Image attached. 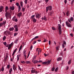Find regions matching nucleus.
Instances as JSON below:
<instances>
[{
    "mask_svg": "<svg viewBox=\"0 0 74 74\" xmlns=\"http://www.w3.org/2000/svg\"><path fill=\"white\" fill-rule=\"evenodd\" d=\"M3 9L4 7L3 6L1 5L0 6V12H2Z\"/></svg>",
    "mask_w": 74,
    "mask_h": 74,
    "instance_id": "8",
    "label": "nucleus"
},
{
    "mask_svg": "<svg viewBox=\"0 0 74 74\" xmlns=\"http://www.w3.org/2000/svg\"><path fill=\"white\" fill-rule=\"evenodd\" d=\"M21 63H22L23 64H25V62L24 61L22 60L21 61Z\"/></svg>",
    "mask_w": 74,
    "mask_h": 74,
    "instance_id": "31",
    "label": "nucleus"
},
{
    "mask_svg": "<svg viewBox=\"0 0 74 74\" xmlns=\"http://www.w3.org/2000/svg\"><path fill=\"white\" fill-rule=\"evenodd\" d=\"M20 57V55H17V61H18L19 59V58Z\"/></svg>",
    "mask_w": 74,
    "mask_h": 74,
    "instance_id": "17",
    "label": "nucleus"
},
{
    "mask_svg": "<svg viewBox=\"0 0 74 74\" xmlns=\"http://www.w3.org/2000/svg\"><path fill=\"white\" fill-rule=\"evenodd\" d=\"M34 16H35V15H33L31 17V19H33V18H34Z\"/></svg>",
    "mask_w": 74,
    "mask_h": 74,
    "instance_id": "35",
    "label": "nucleus"
},
{
    "mask_svg": "<svg viewBox=\"0 0 74 74\" xmlns=\"http://www.w3.org/2000/svg\"><path fill=\"white\" fill-rule=\"evenodd\" d=\"M18 70H19L20 71H22V69L21 68L20 66H19V65L18 66Z\"/></svg>",
    "mask_w": 74,
    "mask_h": 74,
    "instance_id": "25",
    "label": "nucleus"
},
{
    "mask_svg": "<svg viewBox=\"0 0 74 74\" xmlns=\"http://www.w3.org/2000/svg\"><path fill=\"white\" fill-rule=\"evenodd\" d=\"M31 73H36V74H37V72L36 71L35 69H32L31 71Z\"/></svg>",
    "mask_w": 74,
    "mask_h": 74,
    "instance_id": "7",
    "label": "nucleus"
},
{
    "mask_svg": "<svg viewBox=\"0 0 74 74\" xmlns=\"http://www.w3.org/2000/svg\"><path fill=\"white\" fill-rule=\"evenodd\" d=\"M6 38V37L5 36H4L3 37V41H4L5 40V38Z\"/></svg>",
    "mask_w": 74,
    "mask_h": 74,
    "instance_id": "28",
    "label": "nucleus"
},
{
    "mask_svg": "<svg viewBox=\"0 0 74 74\" xmlns=\"http://www.w3.org/2000/svg\"><path fill=\"white\" fill-rule=\"evenodd\" d=\"M16 5H17V6H18V7H19V3H16Z\"/></svg>",
    "mask_w": 74,
    "mask_h": 74,
    "instance_id": "55",
    "label": "nucleus"
},
{
    "mask_svg": "<svg viewBox=\"0 0 74 74\" xmlns=\"http://www.w3.org/2000/svg\"><path fill=\"white\" fill-rule=\"evenodd\" d=\"M25 63H27V64H29V63H30V62L29 61H25Z\"/></svg>",
    "mask_w": 74,
    "mask_h": 74,
    "instance_id": "26",
    "label": "nucleus"
},
{
    "mask_svg": "<svg viewBox=\"0 0 74 74\" xmlns=\"http://www.w3.org/2000/svg\"><path fill=\"white\" fill-rule=\"evenodd\" d=\"M36 18H40V14H38L36 15Z\"/></svg>",
    "mask_w": 74,
    "mask_h": 74,
    "instance_id": "20",
    "label": "nucleus"
},
{
    "mask_svg": "<svg viewBox=\"0 0 74 74\" xmlns=\"http://www.w3.org/2000/svg\"><path fill=\"white\" fill-rule=\"evenodd\" d=\"M14 28L15 29V32H18V25H14Z\"/></svg>",
    "mask_w": 74,
    "mask_h": 74,
    "instance_id": "3",
    "label": "nucleus"
},
{
    "mask_svg": "<svg viewBox=\"0 0 74 74\" xmlns=\"http://www.w3.org/2000/svg\"><path fill=\"white\" fill-rule=\"evenodd\" d=\"M42 20H44V21H47V18H46V17L45 16H44V17H42Z\"/></svg>",
    "mask_w": 74,
    "mask_h": 74,
    "instance_id": "12",
    "label": "nucleus"
},
{
    "mask_svg": "<svg viewBox=\"0 0 74 74\" xmlns=\"http://www.w3.org/2000/svg\"><path fill=\"white\" fill-rule=\"evenodd\" d=\"M42 64H47V62L45 61V62H43Z\"/></svg>",
    "mask_w": 74,
    "mask_h": 74,
    "instance_id": "45",
    "label": "nucleus"
},
{
    "mask_svg": "<svg viewBox=\"0 0 74 74\" xmlns=\"http://www.w3.org/2000/svg\"><path fill=\"white\" fill-rule=\"evenodd\" d=\"M47 41H48V40L45 39H44V40L43 41V42H47Z\"/></svg>",
    "mask_w": 74,
    "mask_h": 74,
    "instance_id": "38",
    "label": "nucleus"
},
{
    "mask_svg": "<svg viewBox=\"0 0 74 74\" xmlns=\"http://www.w3.org/2000/svg\"><path fill=\"white\" fill-rule=\"evenodd\" d=\"M11 46L10 45H9V47H8V49H11Z\"/></svg>",
    "mask_w": 74,
    "mask_h": 74,
    "instance_id": "32",
    "label": "nucleus"
},
{
    "mask_svg": "<svg viewBox=\"0 0 74 74\" xmlns=\"http://www.w3.org/2000/svg\"><path fill=\"white\" fill-rule=\"evenodd\" d=\"M59 47H60L59 46H58V47H56V49L57 51L59 50Z\"/></svg>",
    "mask_w": 74,
    "mask_h": 74,
    "instance_id": "29",
    "label": "nucleus"
},
{
    "mask_svg": "<svg viewBox=\"0 0 74 74\" xmlns=\"http://www.w3.org/2000/svg\"><path fill=\"white\" fill-rule=\"evenodd\" d=\"M13 69L14 70V71H15V70H16V67L15 65L13 64Z\"/></svg>",
    "mask_w": 74,
    "mask_h": 74,
    "instance_id": "10",
    "label": "nucleus"
},
{
    "mask_svg": "<svg viewBox=\"0 0 74 74\" xmlns=\"http://www.w3.org/2000/svg\"><path fill=\"white\" fill-rule=\"evenodd\" d=\"M3 44L4 45H7V42H3Z\"/></svg>",
    "mask_w": 74,
    "mask_h": 74,
    "instance_id": "43",
    "label": "nucleus"
},
{
    "mask_svg": "<svg viewBox=\"0 0 74 74\" xmlns=\"http://www.w3.org/2000/svg\"><path fill=\"white\" fill-rule=\"evenodd\" d=\"M69 11L67 12L66 13V15L67 16H68V15H69Z\"/></svg>",
    "mask_w": 74,
    "mask_h": 74,
    "instance_id": "56",
    "label": "nucleus"
},
{
    "mask_svg": "<svg viewBox=\"0 0 74 74\" xmlns=\"http://www.w3.org/2000/svg\"><path fill=\"white\" fill-rule=\"evenodd\" d=\"M22 11L23 12H25V8H22Z\"/></svg>",
    "mask_w": 74,
    "mask_h": 74,
    "instance_id": "44",
    "label": "nucleus"
},
{
    "mask_svg": "<svg viewBox=\"0 0 74 74\" xmlns=\"http://www.w3.org/2000/svg\"><path fill=\"white\" fill-rule=\"evenodd\" d=\"M17 15L18 16V17H21V16L22 15V12H20V13H18Z\"/></svg>",
    "mask_w": 74,
    "mask_h": 74,
    "instance_id": "16",
    "label": "nucleus"
},
{
    "mask_svg": "<svg viewBox=\"0 0 74 74\" xmlns=\"http://www.w3.org/2000/svg\"><path fill=\"white\" fill-rule=\"evenodd\" d=\"M38 38V36H36L34 38V39H36L37 38Z\"/></svg>",
    "mask_w": 74,
    "mask_h": 74,
    "instance_id": "49",
    "label": "nucleus"
},
{
    "mask_svg": "<svg viewBox=\"0 0 74 74\" xmlns=\"http://www.w3.org/2000/svg\"><path fill=\"white\" fill-rule=\"evenodd\" d=\"M71 60H70L68 62V64H70L71 63Z\"/></svg>",
    "mask_w": 74,
    "mask_h": 74,
    "instance_id": "36",
    "label": "nucleus"
},
{
    "mask_svg": "<svg viewBox=\"0 0 74 74\" xmlns=\"http://www.w3.org/2000/svg\"><path fill=\"white\" fill-rule=\"evenodd\" d=\"M3 23H0V27H1L2 26H3Z\"/></svg>",
    "mask_w": 74,
    "mask_h": 74,
    "instance_id": "40",
    "label": "nucleus"
},
{
    "mask_svg": "<svg viewBox=\"0 0 74 74\" xmlns=\"http://www.w3.org/2000/svg\"><path fill=\"white\" fill-rule=\"evenodd\" d=\"M12 20L13 21H15V22H18V19L15 18V17H14L13 18Z\"/></svg>",
    "mask_w": 74,
    "mask_h": 74,
    "instance_id": "9",
    "label": "nucleus"
},
{
    "mask_svg": "<svg viewBox=\"0 0 74 74\" xmlns=\"http://www.w3.org/2000/svg\"><path fill=\"white\" fill-rule=\"evenodd\" d=\"M48 8H49V11H51L52 10V6H50L48 7Z\"/></svg>",
    "mask_w": 74,
    "mask_h": 74,
    "instance_id": "19",
    "label": "nucleus"
},
{
    "mask_svg": "<svg viewBox=\"0 0 74 74\" xmlns=\"http://www.w3.org/2000/svg\"><path fill=\"white\" fill-rule=\"evenodd\" d=\"M28 0H24V2L25 4H26L27 3V1Z\"/></svg>",
    "mask_w": 74,
    "mask_h": 74,
    "instance_id": "34",
    "label": "nucleus"
},
{
    "mask_svg": "<svg viewBox=\"0 0 74 74\" xmlns=\"http://www.w3.org/2000/svg\"><path fill=\"white\" fill-rule=\"evenodd\" d=\"M42 60H40L38 61V63H41V62H42Z\"/></svg>",
    "mask_w": 74,
    "mask_h": 74,
    "instance_id": "62",
    "label": "nucleus"
},
{
    "mask_svg": "<svg viewBox=\"0 0 74 74\" xmlns=\"http://www.w3.org/2000/svg\"><path fill=\"white\" fill-rule=\"evenodd\" d=\"M23 53L24 55L25 54H26V50H24L23 51Z\"/></svg>",
    "mask_w": 74,
    "mask_h": 74,
    "instance_id": "52",
    "label": "nucleus"
},
{
    "mask_svg": "<svg viewBox=\"0 0 74 74\" xmlns=\"http://www.w3.org/2000/svg\"><path fill=\"white\" fill-rule=\"evenodd\" d=\"M7 69H10V65H8L7 66Z\"/></svg>",
    "mask_w": 74,
    "mask_h": 74,
    "instance_id": "33",
    "label": "nucleus"
},
{
    "mask_svg": "<svg viewBox=\"0 0 74 74\" xmlns=\"http://www.w3.org/2000/svg\"><path fill=\"white\" fill-rule=\"evenodd\" d=\"M3 34L5 35H7L8 34H10V31L7 30L3 32Z\"/></svg>",
    "mask_w": 74,
    "mask_h": 74,
    "instance_id": "4",
    "label": "nucleus"
},
{
    "mask_svg": "<svg viewBox=\"0 0 74 74\" xmlns=\"http://www.w3.org/2000/svg\"><path fill=\"white\" fill-rule=\"evenodd\" d=\"M55 70V68L54 67H53L52 69V71H53Z\"/></svg>",
    "mask_w": 74,
    "mask_h": 74,
    "instance_id": "51",
    "label": "nucleus"
},
{
    "mask_svg": "<svg viewBox=\"0 0 74 74\" xmlns=\"http://www.w3.org/2000/svg\"><path fill=\"white\" fill-rule=\"evenodd\" d=\"M51 62V60H48L47 62V64H50V63Z\"/></svg>",
    "mask_w": 74,
    "mask_h": 74,
    "instance_id": "15",
    "label": "nucleus"
},
{
    "mask_svg": "<svg viewBox=\"0 0 74 74\" xmlns=\"http://www.w3.org/2000/svg\"><path fill=\"white\" fill-rule=\"evenodd\" d=\"M74 0H73L71 2V4H73L74 3Z\"/></svg>",
    "mask_w": 74,
    "mask_h": 74,
    "instance_id": "54",
    "label": "nucleus"
},
{
    "mask_svg": "<svg viewBox=\"0 0 74 74\" xmlns=\"http://www.w3.org/2000/svg\"><path fill=\"white\" fill-rule=\"evenodd\" d=\"M8 10V6H6L5 7V12H7V10Z\"/></svg>",
    "mask_w": 74,
    "mask_h": 74,
    "instance_id": "27",
    "label": "nucleus"
},
{
    "mask_svg": "<svg viewBox=\"0 0 74 74\" xmlns=\"http://www.w3.org/2000/svg\"><path fill=\"white\" fill-rule=\"evenodd\" d=\"M18 12H20V11L21 10V6L20 5L18 6Z\"/></svg>",
    "mask_w": 74,
    "mask_h": 74,
    "instance_id": "18",
    "label": "nucleus"
},
{
    "mask_svg": "<svg viewBox=\"0 0 74 74\" xmlns=\"http://www.w3.org/2000/svg\"><path fill=\"white\" fill-rule=\"evenodd\" d=\"M6 22L5 21H4L3 22V23H2L3 25H5V23Z\"/></svg>",
    "mask_w": 74,
    "mask_h": 74,
    "instance_id": "53",
    "label": "nucleus"
},
{
    "mask_svg": "<svg viewBox=\"0 0 74 74\" xmlns=\"http://www.w3.org/2000/svg\"><path fill=\"white\" fill-rule=\"evenodd\" d=\"M66 42H64L63 44L62 45L63 48H64V47L66 46Z\"/></svg>",
    "mask_w": 74,
    "mask_h": 74,
    "instance_id": "11",
    "label": "nucleus"
},
{
    "mask_svg": "<svg viewBox=\"0 0 74 74\" xmlns=\"http://www.w3.org/2000/svg\"><path fill=\"white\" fill-rule=\"evenodd\" d=\"M72 74H74V71H73L72 72Z\"/></svg>",
    "mask_w": 74,
    "mask_h": 74,
    "instance_id": "64",
    "label": "nucleus"
},
{
    "mask_svg": "<svg viewBox=\"0 0 74 74\" xmlns=\"http://www.w3.org/2000/svg\"><path fill=\"white\" fill-rule=\"evenodd\" d=\"M73 19H74V18H73V17H71L70 18H69L68 19V21H69V22H70V23H71V21H73Z\"/></svg>",
    "mask_w": 74,
    "mask_h": 74,
    "instance_id": "6",
    "label": "nucleus"
},
{
    "mask_svg": "<svg viewBox=\"0 0 74 74\" xmlns=\"http://www.w3.org/2000/svg\"><path fill=\"white\" fill-rule=\"evenodd\" d=\"M8 56H6V57L5 58V61H6V60H7V58H8Z\"/></svg>",
    "mask_w": 74,
    "mask_h": 74,
    "instance_id": "39",
    "label": "nucleus"
},
{
    "mask_svg": "<svg viewBox=\"0 0 74 74\" xmlns=\"http://www.w3.org/2000/svg\"><path fill=\"white\" fill-rule=\"evenodd\" d=\"M58 67H57L55 70V71L57 72V71H58Z\"/></svg>",
    "mask_w": 74,
    "mask_h": 74,
    "instance_id": "41",
    "label": "nucleus"
},
{
    "mask_svg": "<svg viewBox=\"0 0 74 74\" xmlns=\"http://www.w3.org/2000/svg\"><path fill=\"white\" fill-rule=\"evenodd\" d=\"M12 68H11L9 70V73L11 74V72H12Z\"/></svg>",
    "mask_w": 74,
    "mask_h": 74,
    "instance_id": "21",
    "label": "nucleus"
},
{
    "mask_svg": "<svg viewBox=\"0 0 74 74\" xmlns=\"http://www.w3.org/2000/svg\"><path fill=\"white\" fill-rule=\"evenodd\" d=\"M48 10H49V8H48V7H47L46 9V12H48Z\"/></svg>",
    "mask_w": 74,
    "mask_h": 74,
    "instance_id": "37",
    "label": "nucleus"
},
{
    "mask_svg": "<svg viewBox=\"0 0 74 74\" xmlns=\"http://www.w3.org/2000/svg\"><path fill=\"white\" fill-rule=\"evenodd\" d=\"M13 44H14V42H12L11 44H10L9 45H10V46H12V45H13Z\"/></svg>",
    "mask_w": 74,
    "mask_h": 74,
    "instance_id": "50",
    "label": "nucleus"
},
{
    "mask_svg": "<svg viewBox=\"0 0 74 74\" xmlns=\"http://www.w3.org/2000/svg\"><path fill=\"white\" fill-rule=\"evenodd\" d=\"M18 41V39H16V40H15L14 41V43L15 44H17Z\"/></svg>",
    "mask_w": 74,
    "mask_h": 74,
    "instance_id": "24",
    "label": "nucleus"
},
{
    "mask_svg": "<svg viewBox=\"0 0 74 74\" xmlns=\"http://www.w3.org/2000/svg\"><path fill=\"white\" fill-rule=\"evenodd\" d=\"M64 2L65 4H66V3H67V1L66 0H65L64 1Z\"/></svg>",
    "mask_w": 74,
    "mask_h": 74,
    "instance_id": "63",
    "label": "nucleus"
},
{
    "mask_svg": "<svg viewBox=\"0 0 74 74\" xmlns=\"http://www.w3.org/2000/svg\"><path fill=\"white\" fill-rule=\"evenodd\" d=\"M38 61L37 60H35L34 61V63H37L38 62Z\"/></svg>",
    "mask_w": 74,
    "mask_h": 74,
    "instance_id": "30",
    "label": "nucleus"
},
{
    "mask_svg": "<svg viewBox=\"0 0 74 74\" xmlns=\"http://www.w3.org/2000/svg\"><path fill=\"white\" fill-rule=\"evenodd\" d=\"M66 26L69 27H71L72 26L71 25L70 23H69V22L66 21Z\"/></svg>",
    "mask_w": 74,
    "mask_h": 74,
    "instance_id": "5",
    "label": "nucleus"
},
{
    "mask_svg": "<svg viewBox=\"0 0 74 74\" xmlns=\"http://www.w3.org/2000/svg\"><path fill=\"white\" fill-rule=\"evenodd\" d=\"M30 50L31 51H32V48H33V46H31L30 47Z\"/></svg>",
    "mask_w": 74,
    "mask_h": 74,
    "instance_id": "42",
    "label": "nucleus"
},
{
    "mask_svg": "<svg viewBox=\"0 0 74 74\" xmlns=\"http://www.w3.org/2000/svg\"><path fill=\"white\" fill-rule=\"evenodd\" d=\"M36 56H35L33 58V59H36Z\"/></svg>",
    "mask_w": 74,
    "mask_h": 74,
    "instance_id": "58",
    "label": "nucleus"
},
{
    "mask_svg": "<svg viewBox=\"0 0 74 74\" xmlns=\"http://www.w3.org/2000/svg\"><path fill=\"white\" fill-rule=\"evenodd\" d=\"M62 59V58L59 57L57 59V61H60Z\"/></svg>",
    "mask_w": 74,
    "mask_h": 74,
    "instance_id": "22",
    "label": "nucleus"
},
{
    "mask_svg": "<svg viewBox=\"0 0 74 74\" xmlns=\"http://www.w3.org/2000/svg\"><path fill=\"white\" fill-rule=\"evenodd\" d=\"M4 68H3V67H2L1 69V71H4Z\"/></svg>",
    "mask_w": 74,
    "mask_h": 74,
    "instance_id": "47",
    "label": "nucleus"
},
{
    "mask_svg": "<svg viewBox=\"0 0 74 74\" xmlns=\"http://www.w3.org/2000/svg\"><path fill=\"white\" fill-rule=\"evenodd\" d=\"M14 30V27H10L9 29L10 31H11L12 32V31H13V30Z\"/></svg>",
    "mask_w": 74,
    "mask_h": 74,
    "instance_id": "14",
    "label": "nucleus"
},
{
    "mask_svg": "<svg viewBox=\"0 0 74 74\" xmlns=\"http://www.w3.org/2000/svg\"><path fill=\"white\" fill-rule=\"evenodd\" d=\"M39 52H40V53H41V49H39Z\"/></svg>",
    "mask_w": 74,
    "mask_h": 74,
    "instance_id": "61",
    "label": "nucleus"
},
{
    "mask_svg": "<svg viewBox=\"0 0 74 74\" xmlns=\"http://www.w3.org/2000/svg\"><path fill=\"white\" fill-rule=\"evenodd\" d=\"M52 29H53V30H55V27H53L52 28Z\"/></svg>",
    "mask_w": 74,
    "mask_h": 74,
    "instance_id": "48",
    "label": "nucleus"
},
{
    "mask_svg": "<svg viewBox=\"0 0 74 74\" xmlns=\"http://www.w3.org/2000/svg\"><path fill=\"white\" fill-rule=\"evenodd\" d=\"M36 42H37V41H34V43H33V45H34V44H36Z\"/></svg>",
    "mask_w": 74,
    "mask_h": 74,
    "instance_id": "60",
    "label": "nucleus"
},
{
    "mask_svg": "<svg viewBox=\"0 0 74 74\" xmlns=\"http://www.w3.org/2000/svg\"><path fill=\"white\" fill-rule=\"evenodd\" d=\"M18 34L17 33H15L14 34V36H16Z\"/></svg>",
    "mask_w": 74,
    "mask_h": 74,
    "instance_id": "57",
    "label": "nucleus"
},
{
    "mask_svg": "<svg viewBox=\"0 0 74 74\" xmlns=\"http://www.w3.org/2000/svg\"><path fill=\"white\" fill-rule=\"evenodd\" d=\"M61 25L60 24H58V30H59V33L60 34H62V29H61Z\"/></svg>",
    "mask_w": 74,
    "mask_h": 74,
    "instance_id": "2",
    "label": "nucleus"
},
{
    "mask_svg": "<svg viewBox=\"0 0 74 74\" xmlns=\"http://www.w3.org/2000/svg\"><path fill=\"white\" fill-rule=\"evenodd\" d=\"M24 56L25 57V59H26V54H24Z\"/></svg>",
    "mask_w": 74,
    "mask_h": 74,
    "instance_id": "59",
    "label": "nucleus"
},
{
    "mask_svg": "<svg viewBox=\"0 0 74 74\" xmlns=\"http://www.w3.org/2000/svg\"><path fill=\"white\" fill-rule=\"evenodd\" d=\"M16 52V50L15 49L12 55H14V53H15Z\"/></svg>",
    "mask_w": 74,
    "mask_h": 74,
    "instance_id": "46",
    "label": "nucleus"
},
{
    "mask_svg": "<svg viewBox=\"0 0 74 74\" xmlns=\"http://www.w3.org/2000/svg\"><path fill=\"white\" fill-rule=\"evenodd\" d=\"M32 20L34 22H36V21H37V20L34 18H33Z\"/></svg>",
    "mask_w": 74,
    "mask_h": 74,
    "instance_id": "23",
    "label": "nucleus"
},
{
    "mask_svg": "<svg viewBox=\"0 0 74 74\" xmlns=\"http://www.w3.org/2000/svg\"><path fill=\"white\" fill-rule=\"evenodd\" d=\"M10 10H14V7L13 6H10Z\"/></svg>",
    "mask_w": 74,
    "mask_h": 74,
    "instance_id": "13",
    "label": "nucleus"
},
{
    "mask_svg": "<svg viewBox=\"0 0 74 74\" xmlns=\"http://www.w3.org/2000/svg\"><path fill=\"white\" fill-rule=\"evenodd\" d=\"M5 16L6 18V19H8V18H11V14L9 12H6L5 14Z\"/></svg>",
    "mask_w": 74,
    "mask_h": 74,
    "instance_id": "1",
    "label": "nucleus"
}]
</instances>
